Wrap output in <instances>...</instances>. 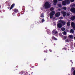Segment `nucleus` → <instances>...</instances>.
<instances>
[{
    "mask_svg": "<svg viewBox=\"0 0 75 75\" xmlns=\"http://www.w3.org/2000/svg\"><path fill=\"white\" fill-rule=\"evenodd\" d=\"M43 7L45 10H47V9H48V8H50L51 6H50V2H46L45 3Z\"/></svg>",
    "mask_w": 75,
    "mask_h": 75,
    "instance_id": "obj_1",
    "label": "nucleus"
},
{
    "mask_svg": "<svg viewBox=\"0 0 75 75\" xmlns=\"http://www.w3.org/2000/svg\"><path fill=\"white\" fill-rule=\"evenodd\" d=\"M55 14V12L54 11H52L50 13L49 16L50 19H52L53 18Z\"/></svg>",
    "mask_w": 75,
    "mask_h": 75,
    "instance_id": "obj_2",
    "label": "nucleus"
},
{
    "mask_svg": "<svg viewBox=\"0 0 75 75\" xmlns=\"http://www.w3.org/2000/svg\"><path fill=\"white\" fill-rule=\"evenodd\" d=\"M61 14H62L63 17H65L67 15V12L64 11H61Z\"/></svg>",
    "mask_w": 75,
    "mask_h": 75,
    "instance_id": "obj_3",
    "label": "nucleus"
},
{
    "mask_svg": "<svg viewBox=\"0 0 75 75\" xmlns=\"http://www.w3.org/2000/svg\"><path fill=\"white\" fill-rule=\"evenodd\" d=\"M57 28H61L62 27V25L61 23H59L57 25Z\"/></svg>",
    "mask_w": 75,
    "mask_h": 75,
    "instance_id": "obj_4",
    "label": "nucleus"
},
{
    "mask_svg": "<svg viewBox=\"0 0 75 75\" xmlns=\"http://www.w3.org/2000/svg\"><path fill=\"white\" fill-rule=\"evenodd\" d=\"M52 34H57L58 33V31H57V30L55 29H54L52 31Z\"/></svg>",
    "mask_w": 75,
    "mask_h": 75,
    "instance_id": "obj_5",
    "label": "nucleus"
},
{
    "mask_svg": "<svg viewBox=\"0 0 75 75\" xmlns=\"http://www.w3.org/2000/svg\"><path fill=\"white\" fill-rule=\"evenodd\" d=\"M60 15H61V13H60V12H58L55 14V17H59Z\"/></svg>",
    "mask_w": 75,
    "mask_h": 75,
    "instance_id": "obj_6",
    "label": "nucleus"
},
{
    "mask_svg": "<svg viewBox=\"0 0 75 75\" xmlns=\"http://www.w3.org/2000/svg\"><path fill=\"white\" fill-rule=\"evenodd\" d=\"M59 22L61 23H62V24L63 25H65V24L66 23V22L65 21H64L62 20L59 21Z\"/></svg>",
    "mask_w": 75,
    "mask_h": 75,
    "instance_id": "obj_7",
    "label": "nucleus"
},
{
    "mask_svg": "<svg viewBox=\"0 0 75 75\" xmlns=\"http://www.w3.org/2000/svg\"><path fill=\"white\" fill-rule=\"evenodd\" d=\"M71 26H72L73 28L74 29H75V24L74 22H72L71 23Z\"/></svg>",
    "mask_w": 75,
    "mask_h": 75,
    "instance_id": "obj_8",
    "label": "nucleus"
},
{
    "mask_svg": "<svg viewBox=\"0 0 75 75\" xmlns=\"http://www.w3.org/2000/svg\"><path fill=\"white\" fill-rule=\"evenodd\" d=\"M14 6H15V4H13L12 5L10 8V10H11V9H12L13 8V7H14Z\"/></svg>",
    "mask_w": 75,
    "mask_h": 75,
    "instance_id": "obj_9",
    "label": "nucleus"
},
{
    "mask_svg": "<svg viewBox=\"0 0 75 75\" xmlns=\"http://www.w3.org/2000/svg\"><path fill=\"white\" fill-rule=\"evenodd\" d=\"M57 2H58V1L57 0H54L53 4L54 5H56L57 4Z\"/></svg>",
    "mask_w": 75,
    "mask_h": 75,
    "instance_id": "obj_10",
    "label": "nucleus"
},
{
    "mask_svg": "<svg viewBox=\"0 0 75 75\" xmlns=\"http://www.w3.org/2000/svg\"><path fill=\"white\" fill-rule=\"evenodd\" d=\"M70 19L71 20H72V21H74V20L75 19V16H74L71 17L70 18Z\"/></svg>",
    "mask_w": 75,
    "mask_h": 75,
    "instance_id": "obj_11",
    "label": "nucleus"
},
{
    "mask_svg": "<svg viewBox=\"0 0 75 75\" xmlns=\"http://www.w3.org/2000/svg\"><path fill=\"white\" fill-rule=\"evenodd\" d=\"M13 11L15 13H18V10L17 9L14 8V9Z\"/></svg>",
    "mask_w": 75,
    "mask_h": 75,
    "instance_id": "obj_12",
    "label": "nucleus"
},
{
    "mask_svg": "<svg viewBox=\"0 0 75 75\" xmlns=\"http://www.w3.org/2000/svg\"><path fill=\"white\" fill-rule=\"evenodd\" d=\"M66 4L67 3H66V2H65V1H63L62 2V4L63 6H65Z\"/></svg>",
    "mask_w": 75,
    "mask_h": 75,
    "instance_id": "obj_13",
    "label": "nucleus"
},
{
    "mask_svg": "<svg viewBox=\"0 0 75 75\" xmlns=\"http://www.w3.org/2000/svg\"><path fill=\"white\" fill-rule=\"evenodd\" d=\"M65 1L67 4H69V3H70L69 0H65Z\"/></svg>",
    "mask_w": 75,
    "mask_h": 75,
    "instance_id": "obj_14",
    "label": "nucleus"
},
{
    "mask_svg": "<svg viewBox=\"0 0 75 75\" xmlns=\"http://www.w3.org/2000/svg\"><path fill=\"white\" fill-rule=\"evenodd\" d=\"M69 37L71 39H73L74 38V36L71 35H70L69 36Z\"/></svg>",
    "mask_w": 75,
    "mask_h": 75,
    "instance_id": "obj_15",
    "label": "nucleus"
},
{
    "mask_svg": "<svg viewBox=\"0 0 75 75\" xmlns=\"http://www.w3.org/2000/svg\"><path fill=\"white\" fill-rule=\"evenodd\" d=\"M52 38V40H57V38H55L54 36H53Z\"/></svg>",
    "mask_w": 75,
    "mask_h": 75,
    "instance_id": "obj_16",
    "label": "nucleus"
},
{
    "mask_svg": "<svg viewBox=\"0 0 75 75\" xmlns=\"http://www.w3.org/2000/svg\"><path fill=\"white\" fill-rule=\"evenodd\" d=\"M19 74H21V75H25V73L23 71H21V72H19Z\"/></svg>",
    "mask_w": 75,
    "mask_h": 75,
    "instance_id": "obj_17",
    "label": "nucleus"
},
{
    "mask_svg": "<svg viewBox=\"0 0 75 75\" xmlns=\"http://www.w3.org/2000/svg\"><path fill=\"white\" fill-rule=\"evenodd\" d=\"M70 24H71V23H70V22L69 21L67 23V26H69V25H70Z\"/></svg>",
    "mask_w": 75,
    "mask_h": 75,
    "instance_id": "obj_18",
    "label": "nucleus"
},
{
    "mask_svg": "<svg viewBox=\"0 0 75 75\" xmlns=\"http://www.w3.org/2000/svg\"><path fill=\"white\" fill-rule=\"evenodd\" d=\"M40 17H42V18H44V13H42Z\"/></svg>",
    "mask_w": 75,
    "mask_h": 75,
    "instance_id": "obj_19",
    "label": "nucleus"
},
{
    "mask_svg": "<svg viewBox=\"0 0 75 75\" xmlns=\"http://www.w3.org/2000/svg\"><path fill=\"white\" fill-rule=\"evenodd\" d=\"M70 32L72 33H74V30L72 29H71L70 30Z\"/></svg>",
    "mask_w": 75,
    "mask_h": 75,
    "instance_id": "obj_20",
    "label": "nucleus"
},
{
    "mask_svg": "<svg viewBox=\"0 0 75 75\" xmlns=\"http://www.w3.org/2000/svg\"><path fill=\"white\" fill-rule=\"evenodd\" d=\"M62 31H65V28H62L61 29Z\"/></svg>",
    "mask_w": 75,
    "mask_h": 75,
    "instance_id": "obj_21",
    "label": "nucleus"
},
{
    "mask_svg": "<svg viewBox=\"0 0 75 75\" xmlns=\"http://www.w3.org/2000/svg\"><path fill=\"white\" fill-rule=\"evenodd\" d=\"M63 34L64 35H66L67 34V32L64 31V32H63Z\"/></svg>",
    "mask_w": 75,
    "mask_h": 75,
    "instance_id": "obj_22",
    "label": "nucleus"
},
{
    "mask_svg": "<svg viewBox=\"0 0 75 75\" xmlns=\"http://www.w3.org/2000/svg\"><path fill=\"white\" fill-rule=\"evenodd\" d=\"M62 9L64 10H67V8L66 7H63L62 8Z\"/></svg>",
    "mask_w": 75,
    "mask_h": 75,
    "instance_id": "obj_23",
    "label": "nucleus"
},
{
    "mask_svg": "<svg viewBox=\"0 0 75 75\" xmlns=\"http://www.w3.org/2000/svg\"><path fill=\"white\" fill-rule=\"evenodd\" d=\"M54 8L53 7H52L50 8V10L51 11H53L54 10Z\"/></svg>",
    "mask_w": 75,
    "mask_h": 75,
    "instance_id": "obj_24",
    "label": "nucleus"
},
{
    "mask_svg": "<svg viewBox=\"0 0 75 75\" xmlns=\"http://www.w3.org/2000/svg\"><path fill=\"white\" fill-rule=\"evenodd\" d=\"M65 42H69V40L68 39H67L65 40Z\"/></svg>",
    "mask_w": 75,
    "mask_h": 75,
    "instance_id": "obj_25",
    "label": "nucleus"
},
{
    "mask_svg": "<svg viewBox=\"0 0 75 75\" xmlns=\"http://www.w3.org/2000/svg\"><path fill=\"white\" fill-rule=\"evenodd\" d=\"M74 69H75V68L74 67V68L72 67L71 70V71L72 72V71H74Z\"/></svg>",
    "mask_w": 75,
    "mask_h": 75,
    "instance_id": "obj_26",
    "label": "nucleus"
},
{
    "mask_svg": "<svg viewBox=\"0 0 75 75\" xmlns=\"http://www.w3.org/2000/svg\"><path fill=\"white\" fill-rule=\"evenodd\" d=\"M58 6V7H62V5L61 4H59Z\"/></svg>",
    "mask_w": 75,
    "mask_h": 75,
    "instance_id": "obj_27",
    "label": "nucleus"
},
{
    "mask_svg": "<svg viewBox=\"0 0 75 75\" xmlns=\"http://www.w3.org/2000/svg\"><path fill=\"white\" fill-rule=\"evenodd\" d=\"M22 10H25V6H23Z\"/></svg>",
    "mask_w": 75,
    "mask_h": 75,
    "instance_id": "obj_28",
    "label": "nucleus"
},
{
    "mask_svg": "<svg viewBox=\"0 0 75 75\" xmlns=\"http://www.w3.org/2000/svg\"><path fill=\"white\" fill-rule=\"evenodd\" d=\"M47 50H44V52H46V53H47Z\"/></svg>",
    "mask_w": 75,
    "mask_h": 75,
    "instance_id": "obj_29",
    "label": "nucleus"
},
{
    "mask_svg": "<svg viewBox=\"0 0 75 75\" xmlns=\"http://www.w3.org/2000/svg\"><path fill=\"white\" fill-rule=\"evenodd\" d=\"M44 19L42 18V22H44Z\"/></svg>",
    "mask_w": 75,
    "mask_h": 75,
    "instance_id": "obj_30",
    "label": "nucleus"
},
{
    "mask_svg": "<svg viewBox=\"0 0 75 75\" xmlns=\"http://www.w3.org/2000/svg\"><path fill=\"white\" fill-rule=\"evenodd\" d=\"M59 19H60V20H61V19H63V17H59Z\"/></svg>",
    "mask_w": 75,
    "mask_h": 75,
    "instance_id": "obj_31",
    "label": "nucleus"
},
{
    "mask_svg": "<svg viewBox=\"0 0 75 75\" xmlns=\"http://www.w3.org/2000/svg\"><path fill=\"white\" fill-rule=\"evenodd\" d=\"M64 38L66 40V39H67V36H65L64 37Z\"/></svg>",
    "mask_w": 75,
    "mask_h": 75,
    "instance_id": "obj_32",
    "label": "nucleus"
},
{
    "mask_svg": "<svg viewBox=\"0 0 75 75\" xmlns=\"http://www.w3.org/2000/svg\"><path fill=\"white\" fill-rule=\"evenodd\" d=\"M70 1L71 2H74V1H75V0H70Z\"/></svg>",
    "mask_w": 75,
    "mask_h": 75,
    "instance_id": "obj_33",
    "label": "nucleus"
},
{
    "mask_svg": "<svg viewBox=\"0 0 75 75\" xmlns=\"http://www.w3.org/2000/svg\"><path fill=\"white\" fill-rule=\"evenodd\" d=\"M73 75H75V70H74L73 72Z\"/></svg>",
    "mask_w": 75,
    "mask_h": 75,
    "instance_id": "obj_34",
    "label": "nucleus"
},
{
    "mask_svg": "<svg viewBox=\"0 0 75 75\" xmlns=\"http://www.w3.org/2000/svg\"><path fill=\"white\" fill-rule=\"evenodd\" d=\"M23 75H28V73H25V74H24Z\"/></svg>",
    "mask_w": 75,
    "mask_h": 75,
    "instance_id": "obj_35",
    "label": "nucleus"
},
{
    "mask_svg": "<svg viewBox=\"0 0 75 75\" xmlns=\"http://www.w3.org/2000/svg\"><path fill=\"white\" fill-rule=\"evenodd\" d=\"M49 51H50V52H52V50L51 49L49 50Z\"/></svg>",
    "mask_w": 75,
    "mask_h": 75,
    "instance_id": "obj_36",
    "label": "nucleus"
},
{
    "mask_svg": "<svg viewBox=\"0 0 75 75\" xmlns=\"http://www.w3.org/2000/svg\"><path fill=\"white\" fill-rule=\"evenodd\" d=\"M67 15V16H69V15H70L69 13H68Z\"/></svg>",
    "mask_w": 75,
    "mask_h": 75,
    "instance_id": "obj_37",
    "label": "nucleus"
},
{
    "mask_svg": "<svg viewBox=\"0 0 75 75\" xmlns=\"http://www.w3.org/2000/svg\"><path fill=\"white\" fill-rule=\"evenodd\" d=\"M58 1H62V0H58Z\"/></svg>",
    "mask_w": 75,
    "mask_h": 75,
    "instance_id": "obj_38",
    "label": "nucleus"
},
{
    "mask_svg": "<svg viewBox=\"0 0 75 75\" xmlns=\"http://www.w3.org/2000/svg\"><path fill=\"white\" fill-rule=\"evenodd\" d=\"M44 61H45V60H46L45 59H44Z\"/></svg>",
    "mask_w": 75,
    "mask_h": 75,
    "instance_id": "obj_39",
    "label": "nucleus"
},
{
    "mask_svg": "<svg viewBox=\"0 0 75 75\" xmlns=\"http://www.w3.org/2000/svg\"><path fill=\"white\" fill-rule=\"evenodd\" d=\"M31 74H33V72H31Z\"/></svg>",
    "mask_w": 75,
    "mask_h": 75,
    "instance_id": "obj_40",
    "label": "nucleus"
},
{
    "mask_svg": "<svg viewBox=\"0 0 75 75\" xmlns=\"http://www.w3.org/2000/svg\"><path fill=\"white\" fill-rule=\"evenodd\" d=\"M7 8H8V9H9V7H8Z\"/></svg>",
    "mask_w": 75,
    "mask_h": 75,
    "instance_id": "obj_41",
    "label": "nucleus"
},
{
    "mask_svg": "<svg viewBox=\"0 0 75 75\" xmlns=\"http://www.w3.org/2000/svg\"><path fill=\"white\" fill-rule=\"evenodd\" d=\"M74 40H75V36L74 37Z\"/></svg>",
    "mask_w": 75,
    "mask_h": 75,
    "instance_id": "obj_42",
    "label": "nucleus"
},
{
    "mask_svg": "<svg viewBox=\"0 0 75 75\" xmlns=\"http://www.w3.org/2000/svg\"><path fill=\"white\" fill-rule=\"evenodd\" d=\"M74 6H75V4L74 5Z\"/></svg>",
    "mask_w": 75,
    "mask_h": 75,
    "instance_id": "obj_43",
    "label": "nucleus"
},
{
    "mask_svg": "<svg viewBox=\"0 0 75 75\" xmlns=\"http://www.w3.org/2000/svg\"><path fill=\"white\" fill-rule=\"evenodd\" d=\"M18 67V66H16V68H17V67Z\"/></svg>",
    "mask_w": 75,
    "mask_h": 75,
    "instance_id": "obj_44",
    "label": "nucleus"
},
{
    "mask_svg": "<svg viewBox=\"0 0 75 75\" xmlns=\"http://www.w3.org/2000/svg\"><path fill=\"white\" fill-rule=\"evenodd\" d=\"M32 26H33V25H31V27H32Z\"/></svg>",
    "mask_w": 75,
    "mask_h": 75,
    "instance_id": "obj_45",
    "label": "nucleus"
},
{
    "mask_svg": "<svg viewBox=\"0 0 75 75\" xmlns=\"http://www.w3.org/2000/svg\"><path fill=\"white\" fill-rule=\"evenodd\" d=\"M41 10H42V8Z\"/></svg>",
    "mask_w": 75,
    "mask_h": 75,
    "instance_id": "obj_46",
    "label": "nucleus"
},
{
    "mask_svg": "<svg viewBox=\"0 0 75 75\" xmlns=\"http://www.w3.org/2000/svg\"><path fill=\"white\" fill-rule=\"evenodd\" d=\"M1 7V6H0V7Z\"/></svg>",
    "mask_w": 75,
    "mask_h": 75,
    "instance_id": "obj_47",
    "label": "nucleus"
},
{
    "mask_svg": "<svg viewBox=\"0 0 75 75\" xmlns=\"http://www.w3.org/2000/svg\"><path fill=\"white\" fill-rule=\"evenodd\" d=\"M14 13H13V14Z\"/></svg>",
    "mask_w": 75,
    "mask_h": 75,
    "instance_id": "obj_48",
    "label": "nucleus"
}]
</instances>
